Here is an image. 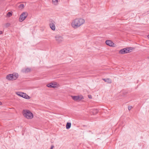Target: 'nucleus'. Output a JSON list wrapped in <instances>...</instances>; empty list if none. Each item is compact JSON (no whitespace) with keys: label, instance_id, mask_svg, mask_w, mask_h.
Here are the masks:
<instances>
[{"label":"nucleus","instance_id":"ddd939ff","mask_svg":"<svg viewBox=\"0 0 149 149\" xmlns=\"http://www.w3.org/2000/svg\"><path fill=\"white\" fill-rule=\"evenodd\" d=\"M72 99L76 101L80 99V97L77 96H71Z\"/></svg>","mask_w":149,"mask_h":149},{"label":"nucleus","instance_id":"412c9836","mask_svg":"<svg viewBox=\"0 0 149 149\" xmlns=\"http://www.w3.org/2000/svg\"><path fill=\"white\" fill-rule=\"evenodd\" d=\"M132 108V107L131 106H128V108L129 110H130Z\"/></svg>","mask_w":149,"mask_h":149},{"label":"nucleus","instance_id":"393cba45","mask_svg":"<svg viewBox=\"0 0 149 149\" xmlns=\"http://www.w3.org/2000/svg\"><path fill=\"white\" fill-rule=\"evenodd\" d=\"M3 33V32L1 31H0V35L2 34Z\"/></svg>","mask_w":149,"mask_h":149},{"label":"nucleus","instance_id":"6ab92c4d","mask_svg":"<svg viewBox=\"0 0 149 149\" xmlns=\"http://www.w3.org/2000/svg\"><path fill=\"white\" fill-rule=\"evenodd\" d=\"M22 92H17L16 93L19 96H20L21 95V94L22 93Z\"/></svg>","mask_w":149,"mask_h":149},{"label":"nucleus","instance_id":"f03ea898","mask_svg":"<svg viewBox=\"0 0 149 149\" xmlns=\"http://www.w3.org/2000/svg\"><path fill=\"white\" fill-rule=\"evenodd\" d=\"M23 114L24 116L28 119H31L33 117V115L32 113L28 110H24Z\"/></svg>","mask_w":149,"mask_h":149},{"label":"nucleus","instance_id":"20e7f679","mask_svg":"<svg viewBox=\"0 0 149 149\" xmlns=\"http://www.w3.org/2000/svg\"><path fill=\"white\" fill-rule=\"evenodd\" d=\"M28 14L26 12L22 13L20 16L19 19V21L20 22H22L27 17Z\"/></svg>","mask_w":149,"mask_h":149},{"label":"nucleus","instance_id":"aec40b11","mask_svg":"<svg viewBox=\"0 0 149 149\" xmlns=\"http://www.w3.org/2000/svg\"><path fill=\"white\" fill-rule=\"evenodd\" d=\"M10 25V24L9 23H7L5 24V26L6 28L9 27Z\"/></svg>","mask_w":149,"mask_h":149},{"label":"nucleus","instance_id":"f3484780","mask_svg":"<svg viewBox=\"0 0 149 149\" xmlns=\"http://www.w3.org/2000/svg\"><path fill=\"white\" fill-rule=\"evenodd\" d=\"M18 8L21 9H22L24 7V5L23 4H21L18 6Z\"/></svg>","mask_w":149,"mask_h":149},{"label":"nucleus","instance_id":"dca6fc26","mask_svg":"<svg viewBox=\"0 0 149 149\" xmlns=\"http://www.w3.org/2000/svg\"><path fill=\"white\" fill-rule=\"evenodd\" d=\"M52 2L53 4L54 5H57L58 4V0H52Z\"/></svg>","mask_w":149,"mask_h":149},{"label":"nucleus","instance_id":"f8f14e48","mask_svg":"<svg viewBox=\"0 0 149 149\" xmlns=\"http://www.w3.org/2000/svg\"><path fill=\"white\" fill-rule=\"evenodd\" d=\"M104 81L107 82V83L110 84L111 83V80L109 78L107 79H102Z\"/></svg>","mask_w":149,"mask_h":149},{"label":"nucleus","instance_id":"2eb2a0df","mask_svg":"<svg viewBox=\"0 0 149 149\" xmlns=\"http://www.w3.org/2000/svg\"><path fill=\"white\" fill-rule=\"evenodd\" d=\"M119 53L122 54H126L124 48L121 49L119 52Z\"/></svg>","mask_w":149,"mask_h":149},{"label":"nucleus","instance_id":"0eeeda50","mask_svg":"<svg viewBox=\"0 0 149 149\" xmlns=\"http://www.w3.org/2000/svg\"><path fill=\"white\" fill-rule=\"evenodd\" d=\"M47 86L49 88H55L57 87V84L56 83H51L47 84Z\"/></svg>","mask_w":149,"mask_h":149},{"label":"nucleus","instance_id":"9b49d317","mask_svg":"<svg viewBox=\"0 0 149 149\" xmlns=\"http://www.w3.org/2000/svg\"><path fill=\"white\" fill-rule=\"evenodd\" d=\"M22 94H23L22 97L27 99H30V97L25 93H23Z\"/></svg>","mask_w":149,"mask_h":149},{"label":"nucleus","instance_id":"cd10ccee","mask_svg":"<svg viewBox=\"0 0 149 149\" xmlns=\"http://www.w3.org/2000/svg\"><path fill=\"white\" fill-rule=\"evenodd\" d=\"M148 38H149V34L147 36Z\"/></svg>","mask_w":149,"mask_h":149},{"label":"nucleus","instance_id":"a878e982","mask_svg":"<svg viewBox=\"0 0 149 149\" xmlns=\"http://www.w3.org/2000/svg\"><path fill=\"white\" fill-rule=\"evenodd\" d=\"M2 104V103L1 102H0V105Z\"/></svg>","mask_w":149,"mask_h":149},{"label":"nucleus","instance_id":"a211bd4d","mask_svg":"<svg viewBox=\"0 0 149 149\" xmlns=\"http://www.w3.org/2000/svg\"><path fill=\"white\" fill-rule=\"evenodd\" d=\"M12 15V13L10 12H9L8 13H7V14L6 16L7 17H10Z\"/></svg>","mask_w":149,"mask_h":149},{"label":"nucleus","instance_id":"b1692460","mask_svg":"<svg viewBox=\"0 0 149 149\" xmlns=\"http://www.w3.org/2000/svg\"><path fill=\"white\" fill-rule=\"evenodd\" d=\"M54 147V146L52 145L51 146V148L50 149H52Z\"/></svg>","mask_w":149,"mask_h":149},{"label":"nucleus","instance_id":"6e6552de","mask_svg":"<svg viewBox=\"0 0 149 149\" xmlns=\"http://www.w3.org/2000/svg\"><path fill=\"white\" fill-rule=\"evenodd\" d=\"M133 49V48L131 47H128L124 48L125 53H127L131 52Z\"/></svg>","mask_w":149,"mask_h":149},{"label":"nucleus","instance_id":"bb28decb","mask_svg":"<svg viewBox=\"0 0 149 149\" xmlns=\"http://www.w3.org/2000/svg\"><path fill=\"white\" fill-rule=\"evenodd\" d=\"M21 96L22 97V96H23V94H21V96Z\"/></svg>","mask_w":149,"mask_h":149},{"label":"nucleus","instance_id":"7ed1b4c3","mask_svg":"<svg viewBox=\"0 0 149 149\" xmlns=\"http://www.w3.org/2000/svg\"><path fill=\"white\" fill-rule=\"evenodd\" d=\"M18 77V73H14L13 74H10L6 76V78L9 80H16Z\"/></svg>","mask_w":149,"mask_h":149},{"label":"nucleus","instance_id":"f257e3e1","mask_svg":"<svg viewBox=\"0 0 149 149\" xmlns=\"http://www.w3.org/2000/svg\"><path fill=\"white\" fill-rule=\"evenodd\" d=\"M85 20L82 18H78L73 20L71 23L72 27L74 29H77L84 24Z\"/></svg>","mask_w":149,"mask_h":149},{"label":"nucleus","instance_id":"423d86ee","mask_svg":"<svg viewBox=\"0 0 149 149\" xmlns=\"http://www.w3.org/2000/svg\"><path fill=\"white\" fill-rule=\"evenodd\" d=\"M105 43L107 45L110 46L115 47V44L111 40H107L106 41Z\"/></svg>","mask_w":149,"mask_h":149},{"label":"nucleus","instance_id":"4468645a","mask_svg":"<svg viewBox=\"0 0 149 149\" xmlns=\"http://www.w3.org/2000/svg\"><path fill=\"white\" fill-rule=\"evenodd\" d=\"M71 126V123H67L66 125V128L67 129H69Z\"/></svg>","mask_w":149,"mask_h":149},{"label":"nucleus","instance_id":"c85d7f7f","mask_svg":"<svg viewBox=\"0 0 149 149\" xmlns=\"http://www.w3.org/2000/svg\"><path fill=\"white\" fill-rule=\"evenodd\" d=\"M148 58L149 59V56L148 57Z\"/></svg>","mask_w":149,"mask_h":149},{"label":"nucleus","instance_id":"5701e85b","mask_svg":"<svg viewBox=\"0 0 149 149\" xmlns=\"http://www.w3.org/2000/svg\"><path fill=\"white\" fill-rule=\"evenodd\" d=\"M88 97L90 99H91L92 98L91 96L90 95H88Z\"/></svg>","mask_w":149,"mask_h":149},{"label":"nucleus","instance_id":"39448f33","mask_svg":"<svg viewBox=\"0 0 149 149\" xmlns=\"http://www.w3.org/2000/svg\"><path fill=\"white\" fill-rule=\"evenodd\" d=\"M55 38L56 41L58 43H61L63 40V37L58 35H56L55 36Z\"/></svg>","mask_w":149,"mask_h":149},{"label":"nucleus","instance_id":"4be33fe9","mask_svg":"<svg viewBox=\"0 0 149 149\" xmlns=\"http://www.w3.org/2000/svg\"><path fill=\"white\" fill-rule=\"evenodd\" d=\"M84 98V97L83 96H81V97H80V99L79 100H81Z\"/></svg>","mask_w":149,"mask_h":149},{"label":"nucleus","instance_id":"1a4fd4ad","mask_svg":"<svg viewBox=\"0 0 149 149\" xmlns=\"http://www.w3.org/2000/svg\"><path fill=\"white\" fill-rule=\"evenodd\" d=\"M49 26L53 30H55V26L54 24V21H52L49 24Z\"/></svg>","mask_w":149,"mask_h":149},{"label":"nucleus","instance_id":"9d476101","mask_svg":"<svg viewBox=\"0 0 149 149\" xmlns=\"http://www.w3.org/2000/svg\"><path fill=\"white\" fill-rule=\"evenodd\" d=\"M31 69L29 68H24L22 70V72L23 73H26L30 72Z\"/></svg>","mask_w":149,"mask_h":149}]
</instances>
